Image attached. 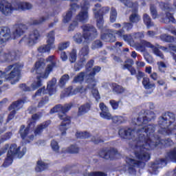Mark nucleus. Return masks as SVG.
Masks as SVG:
<instances>
[{
	"mask_svg": "<svg viewBox=\"0 0 176 176\" xmlns=\"http://www.w3.org/2000/svg\"><path fill=\"white\" fill-rule=\"evenodd\" d=\"M16 60V52L14 51H1L0 52V61L1 63H10Z\"/></svg>",
	"mask_w": 176,
	"mask_h": 176,
	"instance_id": "6ab92c4d",
	"label": "nucleus"
},
{
	"mask_svg": "<svg viewBox=\"0 0 176 176\" xmlns=\"http://www.w3.org/2000/svg\"><path fill=\"white\" fill-rule=\"evenodd\" d=\"M41 37V34L37 30L32 31L29 35L25 36L20 42H25L29 46H34L36 43V41Z\"/></svg>",
	"mask_w": 176,
	"mask_h": 176,
	"instance_id": "4468645a",
	"label": "nucleus"
},
{
	"mask_svg": "<svg viewBox=\"0 0 176 176\" xmlns=\"http://www.w3.org/2000/svg\"><path fill=\"white\" fill-rule=\"evenodd\" d=\"M71 8L70 10H69L65 16H63V23H68L69 21H71V19H72V14L79 9V6L76 3H72L70 4Z\"/></svg>",
	"mask_w": 176,
	"mask_h": 176,
	"instance_id": "5701e85b",
	"label": "nucleus"
},
{
	"mask_svg": "<svg viewBox=\"0 0 176 176\" xmlns=\"http://www.w3.org/2000/svg\"><path fill=\"white\" fill-rule=\"evenodd\" d=\"M110 120H112V122L115 124H122V123H126V122H127V117L122 116H112L111 114Z\"/></svg>",
	"mask_w": 176,
	"mask_h": 176,
	"instance_id": "2f4dec72",
	"label": "nucleus"
},
{
	"mask_svg": "<svg viewBox=\"0 0 176 176\" xmlns=\"http://www.w3.org/2000/svg\"><path fill=\"white\" fill-rule=\"evenodd\" d=\"M143 21L147 28H151V27H153L155 25V23L152 22V19H151V16L148 14H143Z\"/></svg>",
	"mask_w": 176,
	"mask_h": 176,
	"instance_id": "c9c22d12",
	"label": "nucleus"
},
{
	"mask_svg": "<svg viewBox=\"0 0 176 176\" xmlns=\"http://www.w3.org/2000/svg\"><path fill=\"white\" fill-rule=\"evenodd\" d=\"M67 152L69 153H79V147H78V146L72 145L67 148Z\"/></svg>",
	"mask_w": 176,
	"mask_h": 176,
	"instance_id": "de8ad7c7",
	"label": "nucleus"
},
{
	"mask_svg": "<svg viewBox=\"0 0 176 176\" xmlns=\"http://www.w3.org/2000/svg\"><path fill=\"white\" fill-rule=\"evenodd\" d=\"M116 17H118V12H116V9L112 8L110 12L111 23H115L116 21Z\"/></svg>",
	"mask_w": 176,
	"mask_h": 176,
	"instance_id": "37998d69",
	"label": "nucleus"
},
{
	"mask_svg": "<svg viewBox=\"0 0 176 176\" xmlns=\"http://www.w3.org/2000/svg\"><path fill=\"white\" fill-rule=\"evenodd\" d=\"M116 155H118V150L115 148L103 149L101 150L99 153V156L103 159H106L107 160H109V159L111 160H113Z\"/></svg>",
	"mask_w": 176,
	"mask_h": 176,
	"instance_id": "aec40b11",
	"label": "nucleus"
},
{
	"mask_svg": "<svg viewBox=\"0 0 176 176\" xmlns=\"http://www.w3.org/2000/svg\"><path fill=\"white\" fill-rule=\"evenodd\" d=\"M28 29V28L27 25L23 23L15 24L12 32L8 27L0 28V45L5 43V42H8L10 38H12V39L20 38Z\"/></svg>",
	"mask_w": 176,
	"mask_h": 176,
	"instance_id": "7ed1b4c3",
	"label": "nucleus"
},
{
	"mask_svg": "<svg viewBox=\"0 0 176 176\" xmlns=\"http://www.w3.org/2000/svg\"><path fill=\"white\" fill-rule=\"evenodd\" d=\"M69 80V76L68 74H64L60 79L59 81V86L60 87H63V86H64L67 82H68Z\"/></svg>",
	"mask_w": 176,
	"mask_h": 176,
	"instance_id": "c03bdc74",
	"label": "nucleus"
},
{
	"mask_svg": "<svg viewBox=\"0 0 176 176\" xmlns=\"http://www.w3.org/2000/svg\"><path fill=\"white\" fill-rule=\"evenodd\" d=\"M56 112H60V113H59V115H63L61 104H57L53 109H52L50 110V113H56Z\"/></svg>",
	"mask_w": 176,
	"mask_h": 176,
	"instance_id": "5fc2aeb1",
	"label": "nucleus"
},
{
	"mask_svg": "<svg viewBox=\"0 0 176 176\" xmlns=\"http://www.w3.org/2000/svg\"><path fill=\"white\" fill-rule=\"evenodd\" d=\"M89 53H90L89 45H85L80 50L78 53L80 63H82V64H83V63H86V60L89 58Z\"/></svg>",
	"mask_w": 176,
	"mask_h": 176,
	"instance_id": "b1692460",
	"label": "nucleus"
},
{
	"mask_svg": "<svg viewBox=\"0 0 176 176\" xmlns=\"http://www.w3.org/2000/svg\"><path fill=\"white\" fill-rule=\"evenodd\" d=\"M110 32L112 34H116L120 39H123L125 42H129L130 36L124 33V29H121L120 30H111Z\"/></svg>",
	"mask_w": 176,
	"mask_h": 176,
	"instance_id": "c85d7f7f",
	"label": "nucleus"
},
{
	"mask_svg": "<svg viewBox=\"0 0 176 176\" xmlns=\"http://www.w3.org/2000/svg\"><path fill=\"white\" fill-rule=\"evenodd\" d=\"M161 41H163V42H168L169 43H172V42H174V36H170L167 34H163L160 36Z\"/></svg>",
	"mask_w": 176,
	"mask_h": 176,
	"instance_id": "ea45409f",
	"label": "nucleus"
},
{
	"mask_svg": "<svg viewBox=\"0 0 176 176\" xmlns=\"http://www.w3.org/2000/svg\"><path fill=\"white\" fill-rule=\"evenodd\" d=\"M133 36L135 39H144L145 35L144 34V32H137V33H134L133 34Z\"/></svg>",
	"mask_w": 176,
	"mask_h": 176,
	"instance_id": "0e129e2a",
	"label": "nucleus"
},
{
	"mask_svg": "<svg viewBox=\"0 0 176 176\" xmlns=\"http://www.w3.org/2000/svg\"><path fill=\"white\" fill-rule=\"evenodd\" d=\"M125 6L127 8H132L133 10L135 9H138V3L135 2L133 3L131 0H120Z\"/></svg>",
	"mask_w": 176,
	"mask_h": 176,
	"instance_id": "e433bc0d",
	"label": "nucleus"
},
{
	"mask_svg": "<svg viewBox=\"0 0 176 176\" xmlns=\"http://www.w3.org/2000/svg\"><path fill=\"white\" fill-rule=\"evenodd\" d=\"M76 27H78V21H74L72 23L70 24L69 27V31H74Z\"/></svg>",
	"mask_w": 176,
	"mask_h": 176,
	"instance_id": "774afa93",
	"label": "nucleus"
},
{
	"mask_svg": "<svg viewBox=\"0 0 176 176\" xmlns=\"http://www.w3.org/2000/svg\"><path fill=\"white\" fill-rule=\"evenodd\" d=\"M51 12H45L39 19L34 20L33 24L34 25H38V24H43L45 21H47L50 17H52Z\"/></svg>",
	"mask_w": 176,
	"mask_h": 176,
	"instance_id": "393cba45",
	"label": "nucleus"
},
{
	"mask_svg": "<svg viewBox=\"0 0 176 176\" xmlns=\"http://www.w3.org/2000/svg\"><path fill=\"white\" fill-rule=\"evenodd\" d=\"M150 13L154 20L159 17V14H157V9H156V6L153 4L150 5Z\"/></svg>",
	"mask_w": 176,
	"mask_h": 176,
	"instance_id": "a19ab883",
	"label": "nucleus"
},
{
	"mask_svg": "<svg viewBox=\"0 0 176 176\" xmlns=\"http://www.w3.org/2000/svg\"><path fill=\"white\" fill-rule=\"evenodd\" d=\"M91 47L92 50H96V49H100L102 47V42H101V41L100 40H96L92 43Z\"/></svg>",
	"mask_w": 176,
	"mask_h": 176,
	"instance_id": "49530a36",
	"label": "nucleus"
},
{
	"mask_svg": "<svg viewBox=\"0 0 176 176\" xmlns=\"http://www.w3.org/2000/svg\"><path fill=\"white\" fill-rule=\"evenodd\" d=\"M119 102H120V101L116 102V100H111L109 101L110 105L114 110L118 109L119 108Z\"/></svg>",
	"mask_w": 176,
	"mask_h": 176,
	"instance_id": "e2e57ef3",
	"label": "nucleus"
},
{
	"mask_svg": "<svg viewBox=\"0 0 176 176\" xmlns=\"http://www.w3.org/2000/svg\"><path fill=\"white\" fill-rule=\"evenodd\" d=\"M162 17V22L164 23L165 24H168V23H173V24H175L176 21L174 18V16L171 14L170 12H166L165 15H163V14H160Z\"/></svg>",
	"mask_w": 176,
	"mask_h": 176,
	"instance_id": "a878e982",
	"label": "nucleus"
},
{
	"mask_svg": "<svg viewBox=\"0 0 176 176\" xmlns=\"http://www.w3.org/2000/svg\"><path fill=\"white\" fill-rule=\"evenodd\" d=\"M89 89H92L91 93L94 98H96V101H98V100H100V94L98 93V90L94 88V86L92 88Z\"/></svg>",
	"mask_w": 176,
	"mask_h": 176,
	"instance_id": "bf43d9fd",
	"label": "nucleus"
},
{
	"mask_svg": "<svg viewBox=\"0 0 176 176\" xmlns=\"http://www.w3.org/2000/svg\"><path fill=\"white\" fill-rule=\"evenodd\" d=\"M142 83L146 90H150L151 89H155V87H156V85L151 82V79L148 77H144Z\"/></svg>",
	"mask_w": 176,
	"mask_h": 176,
	"instance_id": "c756f323",
	"label": "nucleus"
},
{
	"mask_svg": "<svg viewBox=\"0 0 176 176\" xmlns=\"http://www.w3.org/2000/svg\"><path fill=\"white\" fill-rule=\"evenodd\" d=\"M113 91L117 93V94H120L124 91V88H123V87H122L120 85H118L115 84L113 85Z\"/></svg>",
	"mask_w": 176,
	"mask_h": 176,
	"instance_id": "3c124183",
	"label": "nucleus"
},
{
	"mask_svg": "<svg viewBox=\"0 0 176 176\" xmlns=\"http://www.w3.org/2000/svg\"><path fill=\"white\" fill-rule=\"evenodd\" d=\"M141 20V16L138 14V8L133 10L132 14L129 16L131 23H138Z\"/></svg>",
	"mask_w": 176,
	"mask_h": 176,
	"instance_id": "72a5a7b5",
	"label": "nucleus"
},
{
	"mask_svg": "<svg viewBox=\"0 0 176 176\" xmlns=\"http://www.w3.org/2000/svg\"><path fill=\"white\" fill-rule=\"evenodd\" d=\"M51 146L54 152H58L60 146H58V143L56 140H52L51 142Z\"/></svg>",
	"mask_w": 176,
	"mask_h": 176,
	"instance_id": "13d9d810",
	"label": "nucleus"
},
{
	"mask_svg": "<svg viewBox=\"0 0 176 176\" xmlns=\"http://www.w3.org/2000/svg\"><path fill=\"white\" fill-rule=\"evenodd\" d=\"M45 67L46 64L42 61H38L36 63L34 66V71L39 76L36 77V80L32 83V87H33V89L41 87V86H42V80L41 78H47L49 74L52 72L51 65H47V68L45 69Z\"/></svg>",
	"mask_w": 176,
	"mask_h": 176,
	"instance_id": "423d86ee",
	"label": "nucleus"
},
{
	"mask_svg": "<svg viewBox=\"0 0 176 176\" xmlns=\"http://www.w3.org/2000/svg\"><path fill=\"white\" fill-rule=\"evenodd\" d=\"M68 46H69V42L60 43L58 46V50H65Z\"/></svg>",
	"mask_w": 176,
	"mask_h": 176,
	"instance_id": "680f3d73",
	"label": "nucleus"
},
{
	"mask_svg": "<svg viewBox=\"0 0 176 176\" xmlns=\"http://www.w3.org/2000/svg\"><path fill=\"white\" fill-rule=\"evenodd\" d=\"M20 89H21V90H23V91H31L32 90H36V89H34L32 87V84L31 85V87H27V85L25 84H21L19 86Z\"/></svg>",
	"mask_w": 176,
	"mask_h": 176,
	"instance_id": "6e6d98bb",
	"label": "nucleus"
},
{
	"mask_svg": "<svg viewBox=\"0 0 176 176\" xmlns=\"http://www.w3.org/2000/svg\"><path fill=\"white\" fill-rule=\"evenodd\" d=\"M174 122H175V115L173 113L168 112L160 117L158 120V124L160 126V134L174 135L176 138V123L173 124Z\"/></svg>",
	"mask_w": 176,
	"mask_h": 176,
	"instance_id": "f03ea898",
	"label": "nucleus"
},
{
	"mask_svg": "<svg viewBox=\"0 0 176 176\" xmlns=\"http://www.w3.org/2000/svg\"><path fill=\"white\" fill-rule=\"evenodd\" d=\"M57 83V79L56 78H53L51 80H50L47 83V90L45 89V87L39 89L33 96V98L35 97H38V96H41V94H48L50 96H52L56 93V84Z\"/></svg>",
	"mask_w": 176,
	"mask_h": 176,
	"instance_id": "ddd939ff",
	"label": "nucleus"
},
{
	"mask_svg": "<svg viewBox=\"0 0 176 176\" xmlns=\"http://www.w3.org/2000/svg\"><path fill=\"white\" fill-rule=\"evenodd\" d=\"M69 59L70 63H75V61H76V50H73L72 51Z\"/></svg>",
	"mask_w": 176,
	"mask_h": 176,
	"instance_id": "4d7b16f0",
	"label": "nucleus"
},
{
	"mask_svg": "<svg viewBox=\"0 0 176 176\" xmlns=\"http://www.w3.org/2000/svg\"><path fill=\"white\" fill-rule=\"evenodd\" d=\"M54 31H51L47 34L46 45H42L38 48L39 53H50L52 49H55L56 45L54 42L56 41Z\"/></svg>",
	"mask_w": 176,
	"mask_h": 176,
	"instance_id": "9d476101",
	"label": "nucleus"
},
{
	"mask_svg": "<svg viewBox=\"0 0 176 176\" xmlns=\"http://www.w3.org/2000/svg\"><path fill=\"white\" fill-rule=\"evenodd\" d=\"M47 102H49V97H45V98H43V99L38 102V108H42V107H43V105H45V104H47Z\"/></svg>",
	"mask_w": 176,
	"mask_h": 176,
	"instance_id": "69168bd1",
	"label": "nucleus"
},
{
	"mask_svg": "<svg viewBox=\"0 0 176 176\" xmlns=\"http://www.w3.org/2000/svg\"><path fill=\"white\" fill-rule=\"evenodd\" d=\"M20 146L17 147V144H12L10 146V149L7 154V157L6 158L3 164L1 165V167H9V166L13 163V157H14V156H18L19 159H21V157L25 155L27 148L23 147L21 151H20Z\"/></svg>",
	"mask_w": 176,
	"mask_h": 176,
	"instance_id": "0eeeda50",
	"label": "nucleus"
},
{
	"mask_svg": "<svg viewBox=\"0 0 176 176\" xmlns=\"http://www.w3.org/2000/svg\"><path fill=\"white\" fill-rule=\"evenodd\" d=\"M93 12L94 17L96 19L97 27L98 28H102V25H104V19L102 16H104V14H107V13L109 12V8H101V4L97 3L93 8Z\"/></svg>",
	"mask_w": 176,
	"mask_h": 176,
	"instance_id": "1a4fd4ad",
	"label": "nucleus"
},
{
	"mask_svg": "<svg viewBox=\"0 0 176 176\" xmlns=\"http://www.w3.org/2000/svg\"><path fill=\"white\" fill-rule=\"evenodd\" d=\"M160 8L164 12H171V8H170V6L168 3H164V2L160 3Z\"/></svg>",
	"mask_w": 176,
	"mask_h": 176,
	"instance_id": "09e8293b",
	"label": "nucleus"
},
{
	"mask_svg": "<svg viewBox=\"0 0 176 176\" xmlns=\"http://www.w3.org/2000/svg\"><path fill=\"white\" fill-rule=\"evenodd\" d=\"M101 39L104 42H116V36H115L112 33L103 34L101 35Z\"/></svg>",
	"mask_w": 176,
	"mask_h": 176,
	"instance_id": "f704fd0d",
	"label": "nucleus"
},
{
	"mask_svg": "<svg viewBox=\"0 0 176 176\" xmlns=\"http://www.w3.org/2000/svg\"><path fill=\"white\" fill-rule=\"evenodd\" d=\"M91 0H82L80 3L81 10L76 16L77 21L86 23L89 20V8H90V1Z\"/></svg>",
	"mask_w": 176,
	"mask_h": 176,
	"instance_id": "9b49d317",
	"label": "nucleus"
},
{
	"mask_svg": "<svg viewBox=\"0 0 176 176\" xmlns=\"http://www.w3.org/2000/svg\"><path fill=\"white\" fill-rule=\"evenodd\" d=\"M47 63H51V64L47 65H50L52 67V71H53V68L56 67V61H54V56H50L47 58Z\"/></svg>",
	"mask_w": 176,
	"mask_h": 176,
	"instance_id": "864d4df0",
	"label": "nucleus"
},
{
	"mask_svg": "<svg viewBox=\"0 0 176 176\" xmlns=\"http://www.w3.org/2000/svg\"><path fill=\"white\" fill-rule=\"evenodd\" d=\"M79 91H80V89H79V88H76L74 91H72V87H69L64 90V91L61 94V97H69V96H74Z\"/></svg>",
	"mask_w": 176,
	"mask_h": 176,
	"instance_id": "473e14b6",
	"label": "nucleus"
},
{
	"mask_svg": "<svg viewBox=\"0 0 176 176\" xmlns=\"http://www.w3.org/2000/svg\"><path fill=\"white\" fill-rule=\"evenodd\" d=\"M141 43L143 46H145V47H149V49H151L153 54L157 56V57H160L161 60H164V54H163V52L160 51V49L161 50H163V52H168V48L159 45H153L152 43L145 40H142Z\"/></svg>",
	"mask_w": 176,
	"mask_h": 176,
	"instance_id": "f8f14e48",
	"label": "nucleus"
},
{
	"mask_svg": "<svg viewBox=\"0 0 176 176\" xmlns=\"http://www.w3.org/2000/svg\"><path fill=\"white\" fill-rule=\"evenodd\" d=\"M122 69H128L131 73V75H135L137 74V70L135 69V68L133 67L131 65L125 64L122 67Z\"/></svg>",
	"mask_w": 176,
	"mask_h": 176,
	"instance_id": "a18cd8bd",
	"label": "nucleus"
},
{
	"mask_svg": "<svg viewBox=\"0 0 176 176\" xmlns=\"http://www.w3.org/2000/svg\"><path fill=\"white\" fill-rule=\"evenodd\" d=\"M14 6L12 7V3H9L6 0H0V12L5 14V16H9L13 13V10H16V3H14Z\"/></svg>",
	"mask_w": 176,
	"mask_h": 176,
	"instance_id": "2eb2a0df",
	"label": "nucleus"
},
{
	"mask_svg": "<svg viewBox=\"0 0 176 176\" xmlns=\"http://www.w3.org/2000/svg\"><path fill=\"white\" fill-rule=\"evenodd\" d=\"M99 108L101 111L100 113V117L102 118V119H107V120H111V113L109 112V109H108V107L104 104V102H101L99 104Z\"/></svg>",
	"mask_w": 176,
	"mask_h": 176,
	"instance_id": "4be33fe9",
	"label": "nucleus"
},
{
	"mask_svg": "<svg viewBox=\"0 0 176 176\" xmlns=\"http://www.w3.org/2000/svg\"><path fill=\"white\" fill-rule=\"evenodd\" d=\"M84 176H107V174L102 172L86 173Z\"/></svg>",
	"mask_w": 176,
	"mask_h": 176,
	"instance_id": "603ef678",
	"label": "nucleus"
},
{
	"mask_svg": "<svg viewBox=\"0 0 176 176\" xmlns=\"http://www.w3.org/2000/svg\"><path fill=\"white\" fill-rule=\"evenodd\" d=\"M89 135L87 132H77L76 134L77 138H88Z\"/></svg>",
	"mask_w": 176,
	"mask_h": 176,
	"instance_id": "052dcab7",
	"label": "nucleus"
},
{
	"mask_svg": "<svg viewBox=\"0 0 176 176\" xmlns=\"http://www.w3.org/2000/svg\"><path fill=\"white\" fill-rule=\"evenodd\" d=\"M101 71V67L100 66H95L92 71L89 73L87 78V83H88L89 89H91L96 86V74H98Z\"/></svg>",
	"mask_w": 176,
	"mask_h": 176,
	"instance_id": "f3484780",
	"label": "nucleus"
},
{
	"mask_svg": "<svg viewBox=\"0 0 176 176\" xmlns=\"http://www.w3.org/2000/svg\"><path fill=\"white\" fill-rule=\"evenodd\" d=\"M157 64L158 65V69L160 72H162V74H165L166 71L163 69V68H167V65H166V63H164L163 61L157 62Z\"/></svg>",
	"mask_w": 176,
	"mask_h": 176,
	"instance_id": "8fccbe9b",
	"label": "nucleus"
},
{
	"mask_svg": "<svg viewBox=\"0 0 176 176\" xmlns=\"http://www.w3.org/2000/svg\"><path fill=\"white\" fill-rule=\"evenodd\" d=\"M32 124L34 126V124H35V122H29L28 126L26 128L25 126L22 125L19 130V133L22 140H26V141H28V142L34 140V135L30 133V128L31 127V126H32Z\"/></svg>",
	"mask_w": 176,
	"mask_h": 176,
	"instance_id": "dca6fc26",
	"label": "nucleus"
},
{
	"mask_svg": "<svg viewBox=\"0 0 176 176\" xmlns=\"http://www.w3.org/2000/svg\"><path fill=\"white\" fill-rule=\"evenodd\" d=\"M122 29L126 30V31H130V30L133 29V24L131 23H124Z\"/></svg>",
	"mask_w": 176,
	"mask_h": 176,
	"instance_id": "338daca9",
	"label": "nucleus"
},
{
	"mask_svg": "<svg viewBox=\"0 0 176 176\" xmlns=\"http://www.w3.org/2000/svg\"><path fill=\"white\" fill-rule=\"evenodd\" d=\"M156 116L153 111H145L139 114L137 119L132 120V124L137 126L135 129L131 128H120L118 134L124 140H135L130 143V146L134 149V155L139 161L130 157H126L128 164V171L130 174H135V168L145 167V162L151 159V149L156 148L159 144H163L160 138L155 135V125L148 124Z\"/></svg>",
	"mask_w": 176,
	"mask_h": 176,
	"instance_id": "f257e3e1",
	"label": "nucleus"
},
{
	"mask_svg": "<svg viewBox=\"0 0 176 176\" xmlns=\"http://www.w3.org/2000/svg\"><path fill=\"white\" fill-rule=\"evenodd\" d=\"M82 30V35L80 33H76L74 36L73 39L76 43H82L86 42V43H90L91 41L96 39L98 36L97 29L94 26L90 24H85L81 27Z\"/></svg>",
	"mask_w": 176,
	"mask_h": 176,
	"instance_id": "20e7f679",
	"label": "nucleus"
},
{
	"mask_svg": "<svg viewBox=\"0 0 176 176\" xmlns=\"http://www.w3.org/2000/svg\"><path fill=\"white\" fill-rule=\"evenodd\" d=\"M50 123H51L50 120H47L43 122L42 124H41L40 125H38L36 127V129L34 130L35 135H41V134H42V133L43 132V130L49 127V125L50 124Z\"/></svg>",
	"mask_w": 176,
	"mask_h": 176,
	"instance_id": "cd10ccee",
	"label": "nucleus"
},
{
	"mask_svg": "<svg viewBox=\"0 0 176 176\" xmlns=\"http://www.w3.org/2000/svg\"><path fill=\"white\" fill-rule=\"evenodd\" d=\"M16 10H30V9H32V4L28 2H21V1H17L15 2Z\"/></svg>",
	"mask_w": 176,
	"mask_h": 176,
	"instance_id": "bb28decb",
	"label": "nucleus"
},
{
	"mask_svg": "<svg viewBox=\"0 0 176 176\" xmlns=\"http://www.w3.org/2000/svg\"><path fill=\"white\" fill-rule=\"evenodd\" d=\"M23 67L24 65L21 63L10 65L6 68V72L0 71V78H5L6 80L11 81V85H15L20 80V74ZM9 71H11L10 73L6 75V72H9Z\"/></svg>",
	"mask_w": 176,
	"mask_h": 176,
	"instance_id": "39448f33",
	"label": "nucleus"
},
{
	"mask_svg": "<svg viewBox=\"0 0 176 176\" xmlns=\"http://www.w3.org/2000/svg\"><path fill=\"white\" fill-rule=\"evenodd\" d=\"M91 108V103L90 102H87L84 104H82L78 108V116H81V115H85V113H87V112L90 111Z\"/></svg>",
	"mask_w": 176,
	"mask_h": 176,
	"instance_id": "7c9ffc66",
	"label": "nucleus"
},
{
	"mask_svg": "<svg viewBox=\"0 0 176 176\" xmlns=\"http://www.w3.org/2000/svg\"><path fill=\"white\" fill-rule=\"evenodd\" d=\"M23 104H24V102L23 100H18L16 102H13L9 107V111H12L8 115V117L7 118V123L8 122H10L12 119L14 118V115H16V110L20 109L23 107Z\"/></svg>",
	"mask_w": 176,
	"mask_h": 176,
	"instance_id": "a211bd4d",
	"label": "nucleus"
},
{
	"mask_svg": "<svg viewBox=\"0 0 176 176\" xmlns=\"http://www.w3.org/2000/svg\"><path fill=\"white\" fill-rule=\"evenodd\" d=\"M85 80V72H82L78 76L74 77V82L75 83H82Z\"/></svg>",
	"mask_w": 176,
	"mask_h": 176,
	"instance_id": "79ce46f5",
	"label": "nucleus"
},
{
	"mask_svg": "<svg viewBox=\"0 0 176 176\" xmlns=\"http://www.w3.org/2000/svg\"><path fill=\"white\" fill-rule=\"evenodd\" d=\"M166 159L176 163V147L170 150L166 155Z\"/></svg>",
	"mask_w": 176,
	"mask_h": 176,
	"instance_id": "4c0bfd02",
	"label": "nucleus"
},
{
	"mask_svg": "<svg viewBox=\"0 0 176 176\" xmlns=\"http://www.w3.org/2000/svg\"><path fill=\"white\" fill-rule=\"evenodd\" d=\"M167 164V160L166 159H161L160 162H155L151 164L148 169V172L151 174H153L156 175L159 174V168L162 167V166H166Z\"/></svg>",
	"mask_w": 176,
	"mask_h": 176,
	"instance_id": "412c9836",
	"label": "nucleus"
},
{
	"mask_svg": "<svg viewBox=\"0 0 176 176\" xmlns=\"http://www.w3.org/2000/svg\"><path fill=\"white\" fill-rule=\"evenodd\" d=\"M72 107H74L72 102L66 104L64 106L61 105L62 114H59L58 116L59 119L63 120L59 126V130L61 131L62 135H65V131L68 130L69 124H71V119H69V117L67 116L65 113L68 112Z\"/></svg>",
	"mask_w": 176,
	"mask_h": 176,
	"instance_id": "6e6552de",
	"label": "nucleus"
},
{
	"mask_svg": "<svg viewBox=\"0 0 176 176\" xmlns=\"http://www.w3.org/2000/svg\"><path fill=\"white\" fill-rule=\"evenodd\" d=\"M49 167V165L47 164H45V162L39 160L37 162V166L36 167V171L37 173H39L40 171H43L46 170Z\"/></svg>",
	"mask_w": 176,
	"mask_h": 176,
	"instance_id": "58836bf2",
	"label": "nucleus"
}]
</instances>
